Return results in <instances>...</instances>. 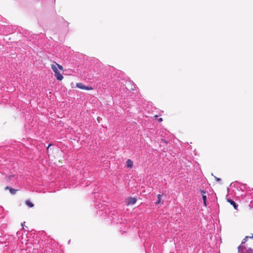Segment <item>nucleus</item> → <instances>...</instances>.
Wrapping results in <instances>:
<instances>
[{"mask_svg":"<svg viewBox=\"0 0 253 253\" xmlns=\"http://www.w3.org/2000/svg\"><path fill=\"white\" fill-rule=\"evenodd\" d=\"M162 197V195L158 194L157 195L158 201L156 202V205L159 204L160 203H161Z\"/></svg>","mask_w":253,"mask_h":253,"instance_id":"nucleus-8","label":"nucleus"},{"mask_svg":"<svg viewBox=\"0 0 253 253\" xmlns=\"http://www.w3.org/2000/svg\"><path fill=\"white\" fill-rule=\"evenodd\" d=\"M251 236H246L242 241L241 244L240 246H245L244 244L247 241L248 238Z\"/></svg>","mask_w":253,"mask_h":253,"instance_id":"nucleus-9","label":"nucleus"},{"mask_svg":"<svg viewBox=\"0 0 253 253\" xmlns=\"http://www.w3.org/2000/svg\"><path fill=\"white\" fill-rule=\"evenodd\" d=\"M92 89H93L92 87H91L90 86H85V87L84 88V89L87 90H92Z\"/></svg>","mask_w":253,"mask_h":253,"instance_id":"nucleus-12","label":"nucleus"},{"mask_svg":"<svg viewBox=\"0 0 253 253\" xmlns=\"http://www.w3.org/2000/svg\"><path fill=\"white\" fill-rule=\"evenodd\" d=\"M162 120H162V118H159V122H161V121H162Z\"/></svg>","mask_w":253,"mask_h":253,"instance_id":"nucleus-15","label":"nucleus"},{"mask_svg":"<svg viewBox=\"0 0 253 253\" xmlns=\"http://www.w3.org/2000/svg\"><path fill=\"white\" fill-rule=\"evenodd\" d=\"M136 199L134 197H129L126 200V203L127 205H133L136 202Z\"/></svg>","mask_w":253,"mask_h":253,"instance_id":"nucleus-3","label":"nucleus"},{"mask_svg":"<svg viewBox=\"0 0 253 253\" xmlns=\"http://www.w3.org/2000/svg\"><path fill=\"white\" fill-rule=\"evenodd\" d=\"M215 179H216V180L217 181H220V178H217V177H215Z\"/></svg>","mask_w":253,"mask_h":253,"instance_id":"nucleus-14","label":"nucleus"},{"mask_svg":"<svg viewBox=\"0 0 253 253\" xmlns=\"http://www.w3.org/2000/svg\"><path fill=\"white\" fill-rule=\"evenodd\" d=\"M238 249V253H253V249L251 248H246L245 246H239Z\"/></svg>","mask_w":253,"mask_h":253,"instance_id":"nucleus-2","label":"nucleus"},{"mask_svg":"<svg viewBox=\"0 0 253 253\" xmlns=\"http://www.w3.org/2000/svg\"><path fill=\"white\" fill-rule=\"evenodd\" d=\"M5 189H9V192L11 194H15L16 193V191H17V190H15L14 189H13L11 187H9L8 186L6 187H5Z\"/></svg>","mask_w":253,"mask_h":253,"instance_id":"nucleus-6","label":"nucleus"},{"mask_svg":"<svg viewBox=\"0 0 253 253\" xmlns=\"http://www.w3.org/2000/svg\"><path fill=\"white\" fill-rule=\"evenodd\" d=\"M21 225L23 227V223H21Z\"/></svg>","mask_w":253,"mask_h":253,"instance_id":"nucleus-17","label":"nucleus"},{"mask_svg":"<svg viewBox=\"0 0 253 253\" xmlns=\"http://www.w3.org/2000/svg\"><path fill=\"white\" fill-rule=\"evenodd\" d=\"M227 201L234 207L235 209H237L238 206L234 201L230 199H227Z\"/></svg>","mask_w":253,"mask_h":253,"instance_id":"nucleus-5","label":"nucleus"},{"mask_svg":"<svg viewBox=\"0 0 253 253\" xmlns=\"http://www.w3.org/2000/svg\"><path fill=\"white\" fill-rule=\"evenodd\" d=\"M57 68L61 70H63V67L58 64H57Z\"/></svg>","mask_w":253,"mask_h":253,"instance_id":"nucleus-13","label":"nucleus"},{"mask_svg":"<svg viewBox=\"0 0 253 253\" xmlns=\"http://www.w3.org/2000/svg\"><path fill=\"white\" fill-rule=\"evenodd\" d=\"M202 192L204 194H205V192L204 191H202Z\"/></svg>","mask_w":253,"mask_h":253,"instance_id":"nucleus-16","label":"nucleus"},{"mask_svg":"<svg viewBox=\"0 0 253 253\" xmlns=\"http://www.w3.org/2000/svg\"><path fill=\"white\" fill-rule=\"evenodd\" d=\"M127 168H131L133 166V162L130 159H128L126 162Z\"/></svg>","mask_w":253,"mask_h":253,"instance_id":"nucleus-4","label":"nucleus"},{"mask_svg":"<svg viewBox=\"0 0 253 253\" xmlns=\"http://www.w3.org/2000/svg\"><path fill=\"white\" fill-rule=\"evenodd\" d=\"M57 63L55 62H54L53 64L51 65V68L53 71L54 73V75L56 77V79L59 81H61L63 77L62 74L58 71V68L57 67Z\"/></svg>","mask_w":253,"mask_h":253,"instance_id":"nucleus-1","label":"nucleus"},{"mask_svg":"<svg viewBox=\"0 0 253 253\" xmlns=\"http://www.w3.org/2000/svg\"><path fill=\"white\" fill-rule=\"evenodd\" d=\"M76 86L80 89H84L85 85L81 83H79L76 84Z\"/></svg>","mask_w":253,"mask_h":253,"instance_id":"nucleus-7","label":"nucleus"},{"mask_svg":"<svg viewBox=\"0 0 253 253\" xmlns=\"http://www.w3.org/2000/svg\"><path fill=\"white\" fill-rule=\"evenodd\" d=\"M26 204L30 208L34 207V204L29 200L26 201Z\"/></svg>","mask_w":253,"mask_h":253,"instance_id":"nucleus-10","label":"nucleus"},{"mask_svg":"<svg viewBox=\"0 0 253 253\" xmlns=\"http://www.w3.org/2000/svg\"><path fill=\"white\" fill-rule=\"evenodd\" d=\"M202 198H203V202H204V204L205 206H206V199H207V197L206 195H202Z\"/></svg>","mask_w":253,"mask_h":253,"instance_id":"nucleus-11","label":"nucleus"}]
</instances>
